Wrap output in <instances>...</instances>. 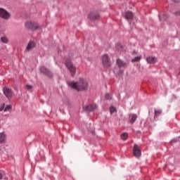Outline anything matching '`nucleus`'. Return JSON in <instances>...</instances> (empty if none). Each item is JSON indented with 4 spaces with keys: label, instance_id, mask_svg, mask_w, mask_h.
Segmentation results:
<instances>
[{
    "label": "nucleus",
    "instance_id": "obj_1",
    "mask_svg": "<svg viewBox=\"0 0 180 180\" xmlns=\"http://www.w3.org/2000/svg\"><path fill=\"white\" fill-rule=\"evenodd\" d=\"M67 84L72 89H75L78 92L88 91V86H89L88 81L84 78H80L77 82H68Z\"/></svg>",
    "mask_w": 180,
    "mask_h": 180
},
{
    "label": "nucleus",
    "instance_id": "obj_2",
    "mask_svg": "<svg viewBox=\"0 0 180 180\" xmlns=\"http://www.w3.org/2000/svg\"><path fill=\"white\" fill-rule=\"evenodd\" d=\"M26 29L30 30H40L41 27L39 24L34 21H27L25 24Z\"/></svg>",
    "mask_w": 180,
    "mask_h": 180
},
{
    "label": "nucleus",
    "instance_id": "obj_3",
    "mask_svg": "<svg viewBox=\"0 0 180 180\" xmlns=\"http://www.w3.org/2000/svg\"><path fill=\"white\" fill-rule=\"evenodd\" d=\"M65 65L68 70H69L70 72L71 73L72 77H74L75 75V73L77 72V68L75 67V65H74L70 60H66Z\"/></svg>",
    "mask_w": 180,
    "mask_h": 180
},
{
    "label": "nucleus",
    "instance_id": "obj_4",
    "mask_svg": "<svg viewBox=\"0 0 180 180\" xmlns=\"http://www.w3.org/2000/svg\"><path fill=\"white\" fill-rule=\"evenodd\" d=\"M102 63H103V67H105V68H109L110 67V65H111L110 59L109 58V56H108V54H105L103 56Z\"/></svg>",
    "mask_w": 180,
    "mask_h": 180
},
{
    "label": "nucleus",
    "instance_id": "obj_5",
    "mask_svg": "<svg viewBox=\"0 0 180 180\" xmlns=\"http://www.w3.org/2000/svg\"><path fill=\"white\" fill-rule=\"evenodd\" d=\"M0 18L8 20V19L11 18V14L6 10L0 8Z\"/></svg>",
    "mask_w": 180,
    "mask_h": 180
},
{
    "label": "nucleus",
    "instance_id": "obj_6",
    "mask_svg": "<svg viewBox=\"0 0 180 180\" xmlns=\"http://www.w3.org/2000/svg\"><path fill=\"white\" fill-rule=\"evenodd\" d=\"M40 72H42V74L46 75V77H49V78H51V77H53V73L44 66L40 68Z\"/></svg>",
    "mask_w": 180,
    "mask_h": 180
},
{
    "label": "nucleus",
    "instance_id": "obj_7",
    "mask_svg": "<svg viewBox=\"0 0 180 180\" xmlns=\"http://www.w3.org/2000/svg\"><path fill=\"white\" fill-rule=\"evenodd\" d=\"M3 92L6 98H12L13 95V92L12 91V90L8 87H4Z\"/></svg>",
    "mask_w": 180,
    "mask_h": 180
},
{
    "label": "nucleus",
    "instance_id": "obj_8",
    "mask_svg": "<svg viewBox=\"0 0 180 180\" xmlns=\"http://www.w3.org/2000/svg\"><path fill=\"white\" fill-rule=\"evenodd\" d=\"M134 157H136V158H140V156L141 155V150L137 144L134 146Z\"/></svg>",
    "mask_w": 180,
    "mask_h": 180
},
{
    "label": "nucleus",
    "instance_id": "obj_9",
    "mask_svg": "<svg viewBox=\"0 0 180 180\" xmlns=\"http://www.w3.org/2000/svg\"><path fill=\"white\" fill-rule=\"evenodd\" d=\"M84 108L86 112H92L98 108V105H96V104H90L86 105Z\"/></svg>",
    "mask_w": 180,
    "mask_h": 180
},
{
    "label": "nucleus",
    "instance_id": "obj_10",
    "mask_svg": "<svg viewBox=\"0 0 180 180\" xmlns=\"http://www.w3.org/2000/svg\"><path fill=\"white\" fill-rule=\"evenodd\" d=\"M99 14L98 13H90L89 15V19H90V20H98V19H99Z\"/></svg>",
    "mask_w": 180,
    "mask_h": 180
},
{
    "label": "nucleus",
    "instance_id": "obj_11",
    "mask_svg": "<svg viewBox=\"0 0 180 180\" xmlns=\"http://www.w3.org/2000/svg\"><path fill=\"white\" fill-rule=\"evenodd\" d=\"M34 47H36V42L31 41L28 43L27 47H26V50L27 51H30V50H33V49H34Z\"/></svg>",
    "mask_w": 180,
    "mask_h": 180
},
{
    "label": "nucleus",
    "instance_id": "obj_12",
    "mask_svg": "<svg viewBox=\"0 0 180 180\" xmlns=\"http://www.w3.org/2000/svg\"><path fill=\"white\" fill-rule=\"evenodd\" d=\"M146 61L148 64H154L155 63H157V58L154 56H149L146 58Z\"/></svg>",
    "mask_w": 180,
    "mask_h": 180
},
{
    "label": "nucleus",
    "instance_id": "obj_13",
    "mask_svg": "<svg viewBox=\"0 0 180 180\" xmlns=\"http://www.w3.org/2000/svg\"><path fill=\"white\" fill-rule=\"evenodd\" d=\"M134 18V14L131 11H127L125 13V19L127 20H131Z\"/></svg>",
    "mask_w": 180,
    "mask_h": 180
},
{
    "label": "nucleus",
    "instance_id": "obj_14",
    "mask_svg": "<svg viewBox=\"0 0 180 180\" xmlns=\"http://www.w3.org/2000/svg\"><path fill=\"white\" fill-rule=\"evenodd\" d=\"M137 120V115L136 114H129V123L133 124L134 122Z\"/></svg>",
    "mask_w": 180,
    "mask_h": 180
},
{
    "label": "nucleus",
    "instance_id": "obj_15",
    "mask_svg": "<svg viewBox=\"0 0 180 180\" xmlns=\"http://www.w3.org/2000/svg\"><path fill=\"white\" fill-rule=\"evenodd\" d=\"M6 134L4 132L0 133V144L6 143Z\"/></svg>",
    "mask_w": 180,
    "mask_h": 180
},
{
    "label": "nucleus",
    "instance_id": "obj_16",
    "mask_svg": "<svg viewBox=\"0 0 180 180\" xmlns=\"http://www.w3.org/2000/svg\"><path fill=\"white\" fill-rule=\"evenodd\" d=\"M117 66L119 67V68H123V67H124V65H126V63H124L123 60H122L120 59L117 60Z\"/></svg>",
    "mask_w": 180,
    "mask_h": 180
},
{
    "label": "nucleus",
    "instance_id": "obj_17",
    "mask_svg": "<svg viewBox=\"0 0 180 180\" xmlns=\"http://www.w3.org/2000/svg\"><path fill=\"white\" fill-rule=\"evenodd\" d=\"M128 137H129V134L126 132H124L122 134H121L122 140L126 141L127 140Z\"/></svg>",
    "mask_w": 180,
    "mask_h": 180
},
{
    "label": "nucleus",
    "instance_id": "obj_18",
    "mask_svg": "<svg viewBox=\"0 0 180 180\" xmlns=\"http://www.w3.org/2000/svg\"><path fill=\"white\" fill-rule=\"evenodd\" d=\"M141 60V56H136L131 60V63H137V61H140Z\"/></svg>",
    "mask_w": 180,
    "mask_h": 180
},
{
    "label": "nucleus",
    "instance_id": "obj_19",
    "mask_svg": "<svg viewBox=\"0 0 180 180\" xmlns=\"http://www.w3.org/2000/svg\"><path fill=\"white\" fill-rule=\"evenodd\" d=\"M161 113H162V112L160 110H155V117H158Z\"/></svg>",
    "mask_w": 180,
    "mask_h": 180
},
{
    "label": "nucleus",
    "instance_id": "obj_20",
    "mask_svg": "<svg viewBox=\"0 0 180 180\" xmlns=\"http://www.w3.org/2000/svg\"><path fill=\"white\" fill-rule=\"evenodd\" d=\"M116 112H117V110H116V108H115L114 106H111L110 108V112L111 113H116Z\"/></svg>",
    "mask_w": 180,
    "mask_h": 180
},
{
    "label": "nucleus",
    "instance_id": "obj_21",
    "mask_svg": "<svg viewBox=\"0 0 180 180\" xmlns=\"http://www.w3.org/2000/svg\"><path fill=\"white\" fill-rule=\"evenodd\" d=\"M25 88H26L27 91H29L30 92H32V89H33V86L26 84Z\"/></svg>",
    "mask_w": 180,
    "mask_h": 180
},
{
    "label": "nucleus",
    "instance_id": "obj_22",
    "mask_svg": "<svg viewBox=\"0 0 180 180\" xmlns=\"http://www.w3.org/2000/svg\"><path fill=\"white\" fill-rule=\"evenodd\" d=\"M12 110V105H8L4 108V112H9V110Z\"/></svg>",
    "mask_w": 180,
    "mask_h": 180
},
{
    "label": "nucleus",
    "instance_id": "obj_23",
    "mask_svg": "<svg viewBox=\"0 0 180 180\" xmlns=\"http://www.w3.org/2000/svg\"><path fill=\"white\" fill-rule=\"evenodd\" d=\"M116 47L118 51H122V50H123V48L122 47V44H117Z\"/></svg>",
    "mask_w": 180,
    "mask_h": 180
},
{
    "label": "nucleus",
    "instance_id": "obj_24",
    "mask_svg": "<svg viewBox=\"0 0 180 180\" xmlns=\"http://www.w3.org/2000/svg\"><path fill=\"white\" fill-rule=\"evenodd\" d=\"M1 40L2 43H8V38H6V37H1Z\"/></svg>",
    "mask_w": 180,
    "mask_h": 180
},
{
    "label": "nucleus",
    "instance_id": "obj_25",
    "mask_svg": "<svg viewBox=\"0 0 180 180\" xmlns=\"http://www.w3.org/2000/svg\"><path fill=\"white\" fill-rule=\"evenodd\" d=\"M105 98L108 101H110V99H112V95H110V94H105Z\"/></svg>",
    "mask_w": 180,
    "mask_h": 180
},
{
    "label": "nucleus",
    "instance_id": "obj_26",
    "mask_svg": "<svg viewBox=\"0 0 180 180\" xmlns=\"http://www.w3.org/2000/svg\"><path fill=\"white\" fill-rule=\"evenodd\" d=\"M167 19H168V15H167V14H163V18H162L160 17V20H167Z\"/></svg>",
    "mask_w": 180,
    "mask_h": 180
},
{
    "label": "nucleus",
    "instance_id": "obj_27",
    "mask_svg": "<svg viewBox=\"0 0 180 180\" xmlns=\"http://www.w3.org/2000/svg\"><path fill=\"white\" fill-rule=\"evenodd\" d=\"M4 108H5V103L2 104L1 108H0V112H2V110H4Z\"/></svg>",
    "mask_w": 180,
    "mask_h": 180
},
{
    "label": "nucleus",
    "instance_id": "obj_28",
    "mask_svg": "<svg viewBox=\"0 0 180 180\" xmlns=\"http://www.w3.org/2000/svg\"><path fill=\"white\" fill-rule=\"evenodd\" d=\"M176 16H180V11L176 13Z\"/></svg>",
    "mask_w": 180,
    "mask_h": 180
},
{
    "label": "nucleus",
    "instance_id": "obj_29",
    "mask_svg": "<svg viewBox=\"0 0 180 180\" xmlns=\"http://www.w3.org/2000/svg\"><path fill=\"white\" fill-rule=\"evenodd\" d=\"M0 179H2V173L0 172Z\"/></svg>",
    "mask_w": 180,
    "mask_h": 180
},
{
    "label": "nucleus",
    "instance_id": "obj_30",
    "mask_svg": "<svg viewBox=\"0 0 180 180\" xmlns=\"http://www.w3.org/2000/svg\"><path fill=\"white\" fill-rule=\"evenodd\" d=\"M174 2H179V1H177V0H174Z\"/></svg>",
    "mask_w": 180,
    "mask_h": 180
}]
</instances>
